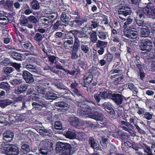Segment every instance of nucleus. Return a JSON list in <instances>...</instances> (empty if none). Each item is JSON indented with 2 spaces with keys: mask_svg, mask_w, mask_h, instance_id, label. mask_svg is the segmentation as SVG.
Masks as SVG:
<instances>
[{
  "mask_svg": "<svg viewBox=\"0 0 155 155\" xmlns=\"http://www.w3.org/2000/svg\"><path fill=\"white\" fill-rule=\"evenodd\" d=\"M102 106L110 117L113 119L116 118V116L115 110L113 108L110 104L105 102L102 104Z\"/></svg>",
  "mask_w": 155,
  "mask_h": 155,
  "instance_id": "nucleus-15",
  "label": "nucleus"
},
{
  "mask_svg": "<svg viewBox=\"0 0 155 155\" xmlns=\"http://www.w3.org/2000/svg\"><path fill=\"white\" fill-rule=\"evenodd\" d=\"M31 8L35 10H38L40 9V5L37 0H32L31 2Z\"/></svg>",
  "mask_w": 155,
  "mask_h": 155,
  "instance_id": "nucleus-38",
  "label": "nucleus"
},
{
  "mask_svg": "<svg viewBox=\"0 0 155 155\" xmlns=\"http://www.w3.org/2000/svg\"><path fill=\"white\" fill-rule=\"evenodd\" d=\"M40 146L49 149L51 147V150H54L53 143L51 140L48 139H45L42 140L40 144Z\"/></svg>",
  "mask_w": 155,
  "mask_h": 155,
  "instance_id": "nucleus-20",
  "label": "nucleus"
},
{
  "mask_svg": "<svg viewBox=\"0 0 155 155\" xmlns=\"http://www.w3.org/2000/svg\"><path fill=\"white\" fill-rule=\"evenodd\" d=\"M150 33V30L148 27L145 26L142 28L141 30L140 35L142 37L146 38L148 37Z\"/></svg>",
  "mask_w": 155,
  "mask_h": 155,
  "instance_id": "nucleus-29",
  "label": "nucleus"
},
{
  "mask_svg": "<svg viewBox=\"0 0 155 155\" xmlns=\"http://www.w3.org/2000/svg\"><path fill=\"white\" fill-rule=\"evenodd\" d=\"M96 45L97 48H105L107 45V42L98 40L97 42Z\"/></svg>",
  "mask_w": 155,
  "mask_h": 155,
  "instance_id": "nucleus-40",
  "label": "nucleus"
},
{
  "mask_svg": "<svg viewBox=\"0 0 155 155\" xmlns=\"http://www.w3.org/2000/svg\"><path fill=\"white\" fill-rule=\"evenodd\" d=\"M77 64L82 69H84L86 67V64L84 61L79 60L77 61Z\"/></svg>",
  "mask_w": 155,
  "mask_h": 155,
  "instance_id": "nucleus-60",
  "label": "nucleus"
},
{
  "mask_svg": "<svg viewBox=\"0 0 155 155\" xmlns=\"http://www.w3.org/2000/svg\"><path fill=\"white\" fill-rule=\"evenodd\" d=\"M94 97L97 103H98L100 102L101 100V96L100 95V94H94Z\"/></svg>",
  "mask_w": 155,
  "mask_h": 155,
  "instance_id": "nucleus-59",
  "label": "nucleus"
},
{
  "mask_svg": "<svg viewBox=\"0 0 155 155\" xmlns=\"http://www.w3.org/2000/svg\"><path fill=\"white\" fill-rule=\"evenodd\" d=\"M79 84L75 82L72 83L70 85L71 91L75 94H76L77 96L82 98L81 99V102L87 101L88 100L87 98L82 95L80 93V92L78 89L79 88Z\"/></svg>",
  "mask_w": 155,
  "mask_h": 155,
  "instance_id": "nucleus-6",
  "label": "nucleus"
},
{
  "mask_svg": "<svg viewBox=\"0 0 155 155\" xmlns=\"http://www.w3.org/2000/svg\"><path fill=\"white\" fill-rule=\"evenodd\" d=\"M140 0H131L132 3V8L134 10V12L137 11L140 8L144 10H151L152 9V6L150 5L151 4L150 2L144 8H141L139 7V3Z\"/></svg>",
  "mask_w": 155,
  "mask_h": 155,
  "instance_id": "nucleus-13",
  "label": "nucleus"
},
{
  "mask_svg": "<svg viewBox=\"0 0 155 155\" xmlns=\"http://www.w3.org/2000/svg\"><path fill=\"white\" fill-rule=\"evenodd\" d=\"M51 147L49 149L41 147L40 148V149L39 150V151L38 153L39 155H41V154L42 155H45L50 154L51 153H53L54 150H51Z\"/></svg>",
  "mask_w": 155,
  "mask_h": 155,
  "instance_id": "nucleus-26",
  "label": "nucleus"
},
{
  "mask_svg": "<svg viewBox=\"0 0 155 155\" xmlns=\"http://www.w3.org/2000/svg\"><path fill=\"white\" fill-rule=\"evenodd\" d=\"M84 84L83 86L84 87H87L90 83L93 81V76L91 74H89L86 77H84Z\"/></svg>",
  "mask_w": 155,
  "mask_h": 155,
  "instance_id": "nucleus-28",
  "label": "nucleus"
},
{
  "mask_svg": "<svg viewBox=\"0 0 155 155\" xmlns=\"http://www.w3.org/2000/svg\"><path fill=\"white\" fill-rule=\"evenodd\" d=\"M104 111L101 108L96 109L89 114L90 117L97 121H102L103 119Z\"/></svg>",
  "mask_w": 155,
  "mask_h": 155,
  "instance_id": "nucleus-7",
  "label": "nucleus"
},
{
  "mask_svg": "<svg viewBox=\"0 0 155 155\" xmlns=\"http://www.w3.org/2000/svg\"><path fill=\"white\" fill-rule=\"evenodd\" d=\"M12 39L10 36L9 35H8V36H6L5 38H4L3 42L5 44H8L10 42L12 41Z\"/></svg>",
  "mask_w": 155,
  "mask_h": 155,
  "instance_id": "nucleus-63",
  "label": "nucleus"
},
{
  "mask_svg": "<svg viewBox=\"0 0 155 155\" xmlns=\"http://www.w3.org/2000/svg\"><path fill=\"white\" fill-rule=\"evenodd\" d=\"M2 152L7 155H18L19 153V148L14 144H8L1 148Z\"/></svg>",
  "mask_w": 155,
  "mask_h": 155,
  "instance_id": "nucleus-5",
  "label": "nucleus"
},
{
  "mask_svg": "<svg viewBox=\"0 0 155 155\" xmlns=\"http://www.w3.org/2000/svg\"><path fill=\"white\" fill-rule=\"evenodd\" d=\"M39 133L43 136H48L50 137L51 136L52 132L50 129H40L39 130Z\"/></svg>",
  "mask_w": 155,
  "mask_h": 155,
  "instance_id": "nucleus-33",
  "label": "nucleus"
},
{
  "mask_svg": "<svg viewBox=\"0 0 155 155\" xmlns=\"http://www.w3.org/2000/svg\"><path fill=\"white\" fill-rule=\"evenodd\" d=\"M70 124L73 127H79L80 122L78 118H75L71 119L70 121Z\"/></svg>",
  "mask_w": 155,
  "mask_h": 155,
  "instance_id": "nucleus-36",
  "label": "nucleus"
},
{
  "mask_svg": "<svg viewBox=\"0 0 155 155\" xmlns=\"http://www.w3.org/2000/svg\"><path fill=\"white\" fill-rule=\"evenodd\" d=\"M62 22L61 21H56V23H54V25H53V29L56 30L58 29V28L60 26H63L64 25L62 24Z\"/></svg>",
  "mask_w": 155,
  "mask_h": 155,
  "instance_id": "nucleus-52",
  "label": "nucleus"
},
{
  "mask_svg": "<svg viewBox=\"0 0 155 155\" xmlns=\"http://www.w3.org/2000/svg\"><path fill=\"white\" fill-rule=\"evenodd\" d=\"M128 87L129 90L133 91L134 94H137L138 92L137 89V87H135L133 83H128Z\"/></svg>",
  "mask_w": 155,
  "mask_h": 155,
  "instance_id": "nucleus-42",
  "label": "nucleus"
},
{
  "mask_svg": "<svg viewBox=\"0 0 155 155\" xmlns=\"http://www.w3.org/2000/svg\"><path fill=\"white\" fill-rule=\"evenodd\" d=\"M22 67L26 68L28 71L33 74L38 73V70L36 66L30 64V60L27 59L22 62Z\"/></svg>",
  "mask_w": 155,
  "mask_h": 155,
  "instance_id": "nucleus-10",
  "label": "nucleus"
},
{
  "mask_svg": "<svg viewBox=\"0 0 155 155\" xmlns=\"http://www.w3.org/2000/svg\"><path fill=\"white\" fill-rule=\"evenodd\" d=\"M47 57H48V61L53 64L57 62V61H58V58L57 56L54 55H51L50 54L48 55Z\"/></svg>",
  "mask_w": 155,
  "mask_h": 155,
  "instance_id": "nucleus-44",
  "label": "nucleus"
},
{
  "mask_svg": "<svg viewBox=\"0 0 155 155\" xmlns=\"http://www.w3.org/2000/svg\"><path fill=\"white\" fill-rule=\"evenodd\" d=\"M32 91H28L27 92V95L30 94L29 96V99L30 100L37 101L39 98L36 96V94H32Z\"/></svg>",
  "mask_w": 155,
  "mask_h": 155,
  "instance_id": "nucleus-37",
  "label": "nucleus"
},
{
  "mask_svg": "<svg viewBox=\"0 0 155 155\" xmlns=\"http://www.w3.org/2000/svg\"><path fill=\"white\" fill-rule=\"evenodd\" d=\"M8 121L11 124H13L16 122H17V114H11L8 116Z\"/></svg>",
  "mask_w": 155,
  "mask_h": 155,
  "instance_id": "nucleus-32",
  "label": "nucleus"
},
{
  "mask_svg": "<svg viewBox=\"0 0 155 155\" xmlns=\"http://www.w3.org/2000/svg\"><path fill=\"white\" fill-rule=\"evenodd\" d=\"M22 47L25 50L28 51H32L34 47L32 46V44L30 42L25 43L23 44Z\"/></svg>",
  "mask_w": 155,
  "mask_h": 155,
  "instance_id": "nucleus-39",
  "label": "nucleus"
},
{
  "mask_svg": "<svg viewBox=\"0 0 155 155\" xmlns=\"http://www.w3.org/2000/svg\"><path fill=\"white\" fill-rule=\"evenodd\" d=\"M144 117L147 120H150L153 117V114L150 113L148 112H146L143 114Z\"/></svg>",
  "mask_w": 155,
  "mask_h": 155,
  "instance_id": "nucleus-61",
  "label": "nucleus"
},
{
  "mask_svg": "<svg viewBox=\"0 0 155 155\" xmlns=\"http://www.w3.org/2000/svg\"><path fill=\"white\" fill-rule=\"evenodd\" d=\"M72 147L69 143L58 142L56 144L55 152L61 155H71L73 153L71 151Z\"/></svg>",
  "mask_w": 155,
  "mask_h": 155,
  "instance_id": "nucleus-3",
  "label": "nucleus"
},
{
  "mask_svg": "<svg viewBox=\"0 0 155 155\" xmlns=\"http://www.w3.org/2000/svg\"><path fill=\"white\" fill-rule=\"evenodd\" d=\"M140 44V49L142 51H146V52H149L153 48V43L150 40L148 39H142L141 41Z\"/></svg>",
  "mask_w": 155,
  "mask_h": 155,
  "instance_id": "nucleus-8",
  "label": "nucleus"
},
{
  "mask_svg": "<svg viewBox=\"0 0 155 155\" xmlns=\"http://www.w3.org/2000/svg\"><path fill=\"white\" fill-rule=\"evenodd\" d=\"M4 72L6 75H8L12 72L14 69L12 67H6L3 68Z\"/></svg>",
  "mask_w": 155,
  "mask_h": 155,
  "instance_id": "nucleus-51",
  "label": "nucleus"
},
{
  "mask_svg": "<svg viewBox=\"0 0 155 155\" xmlns=\"http://www.w3.org/2000/svg\"><path fill=\"white\" fill-rule=\"evenodd\" d=\"M10 85L7 82H2L0 83V89L7 91L10 90Z\"/></svg>",
  "mask_w": 155,
  "mask_h": 155,
  "instance_id": "nucleus-41",
  "label": "nucleus"
},
{
  "mask_svg": "<svg viewBox=\"0 0 155 155\" xmlns=\"http://www.w3.org/2000/svg\"><path fill=\"white\" fill-rule=\"evenodd\" d=\"M28 85L26 84H22L15 87L14 93L18 95L24 94L26 91Z\"/></svg>",
  "mask_w": 155,
  "mask_h": 155,
  "instance_id": "nucleus-16",
  "label": "nucleus"
},
{
  "mask_svg": "<svg viewBox=\"0 0 155 155\" xmlns=\"http://www.w3.org/2000/svg\"><path fill=\"white\" fill-rule=\"evenodd\" d=\"M13 1L9 0H7L5 3V6H7L9 9H13Z\"/></svg>",
  "mask_w": 155,
  "mask_h": 155,
  "instance_id": "nucleus-56",
  "label": "nucleus"
},
{
  "mask_svg": "<svg viewBox=\"0 0 155 155\" xmlns=\"http://www.w3.org/2000/svg\"><path fill=\"white\" fill-rule=\"evenodd\" d=\"M81 43H80L81 44ZM84 44H81L80 45V48L81 50L85 54H87L89 51V48L88 45H84Z\"/></svg>",
  "mask_w": 155,
  "mask_h": 155,
  "instance_id": "nucleus-45",
  "label": "nucleus"
},
{
  "mask_svg": "<svg viewBox=\"0 0 155 155\" xmlns=\"http://www.w3.org/2000/svg\"><path fill=\"white\" fill-rule=\"evenodd\" d=\"M91 110V107L86 104H81L80 106L79 113L82 116L88 114Z\"/></svg>",
  "mask_w": 155,
  "mask_h": 155,
  "instance_id": "nucleus-18",
  "label": "nucleus"
},
{
  "mask_svg": "<svg viewBox=\"0 0 155 155\" xmlns=\"http://www.w3.org/2000/svg\"><path fill=\"white\" fill-rule=\"evenodd\" d=\"M68 105L66 103L63 101L56 102L55 103V106L61 108L67 107Z\"/></svg>",
  "mask_w": 155,
  "mask_h": 155,
  "instance_id": "nucleus-49",
  "label": "nucleus"
},
{
  "mask_svg": "<svg viewBox=\"0 0 155 155\" xmlns=\"http://www.w3.org/2000/svg\"><path fill=\"white\" fill-rule=\"evenodd\" d=\"M13 102L8 98L0 100V107L2 108H5L8 105L12 104Z\"/></svg>",
  "mask_w": 155,
  "mask_h": 155,
  "instance_id": "nucleus-24",
  "label": "nucleus"
},
{
  "mask_svg": "<svg viewBox=\"0 0 155 155\" xmlns=\"http://www.w3.org/2000/svg\"><path fill=\"white\" fill-rule=\"evenodd\" d=\"M88 37L87 34L82 30H71L65 34L63 42L64 47L65 49H70L73 48L75 43L77 44V42L79 43L80 47V43L81 44L87 43L86 40Z\"/></svg>",
  "mask_w": 155,
  "mask_h": 155,
  "instance_id": "nucleus-1",
  "label": "nucleus"
},
{
  "mask_svg": "<svg viewBox=\"0 0 155 155\" xmlns=\"http://www.w3.org/2000/svg\"><path fill=\"white\" fill-rule=\"evenodd\" d=\"M119 7V10H118V14L119 15H123L126 17L128 15H130L132 13V11L130 7L126 5H122L119 4L118 5Z\"/></svg>",
  "mask_w": 155,
  "mask_h": 155,
  "instance_id": "nucleus-12",
  "label": "nucleus"
},
{
  "mask_svg": "<svg viewBox=\"0 0 155 155\" xmlns=\"http://www.w3.org/2000/svg\"><path fill=\"white\" fill-rule=\"evenodd\" d=\"M68 11L67 9H65L63 11L62 14L61 16V21L62 22L66 24H68L70 21L69 20L71 19L69 17L66 15V14L68 13Z\"/></svg>",
  "mask_w": 155,
  "mask_h": 155,
  "instance_id": "nucleus-21",
  "label": "nucleus"
},
{
  "mask_svg": "<svg viewBox=\"0 0 155 155\" xmlns=\"http://www.w3.org/2000/svg\"><path fill=\"white\" fill-rule=\"evenodd\" d=\"M19 75L21 76L26 83L32 84L34 83L35 80L33 75L30 72L26 70H24L20 73Z\"/></svg>",
  "mask_w": 155,
  "mask_h": 155,
  "instance_id": "nucleus-9",
  "label": "nucleus"
},
{
  "mask_svg": "<svg viewBox=\"0 0 155 155\" xmlns=\"http://www.w3.org/2000/svg\"><path fill=\"white\" fill-rule=\"evenodd\" d=\"M55 129L58 130H61L62 129V124L60 121H56L54 124Z\"/></svg>",
  "mask_w": 155,
  "mask_h": 155,
  "instance_id": "nucleus-53",
  "label": "nucleus"
},
{
  "mask_svg": "<svg viewBox=\"0 0 155 155\" xmlns=\"http://www.w3.org/2000/svg\"><path fill=\"white\" fill-rule=\"evenodd\" d=\"M25 118V116L23 114H17V122H21L22 121L24 120Z\"/></svg>",
  "mask_w": 155,
  "mask_h": 155,
  "instance_id": "nucleus-57",
  "label": "nucleus"
},
{
  "mask_svg": "<svg viewBox=\"0 0 155 155\" xmlns=\"http://www.w3.org/2000/svg\"><path fill=\"white\" fill-rule=\"evenodd\" d=\"M142 9V8H140L134 12L137 14L135 19V21L137 25L139 26H143V25L145 15H151V9L146 10Z\"/></svg>",
  "mask_w": 155,
  "mask_h": 155,
  "instance_id": "nucleus-4",
  "label": "nucleus"
},
{
  "mask_svg": "<svg viewBox=\"0 0 155 155\" xmlns=\"http://www.w3.org/2000/svg\"><path fill=\"white\" fill-rule=\"evenodd\" d=\"M65 136L66 137L70 139H72L75 138L76 134L75 133L74 130H68V131L66 132Z\"/></svg>",
  "mask_w": 155,
  "mask_h": 155,
  "instance_id": "nucleus-31",
  "label": "nucleus"
},
{
  "mask_svg": "<svg viewBox=\"0 0 155 155\" xmlns=\"http://www.w3.org/2000/svg\"><path fill=\"white\" fill-rule=\"evenodd\" d=\"M43 35L39 33H37L35 34L34 36V40L38 43V45L39 46H41V45H42V40L43 38Z\"/></svg>",
  "mask_w": 155,
  "mask_h": 155,
  "instance_id": "nucleus-27",
  "label": "nucleus"
},
{
  "mask_svg": "<svg viewBox=\"0 0 155 155\" xmlns=\"http://www.w3.org/2000/svg\"><path fill=\"white\" fill-rule=\"evenodd\" d=\"M97 35L101 40H103L106 38V34L105 32L102 30L99 31H97Z\"/></svg>",
  "mask_w": 155,
  "mask_h": 155,
  "instance_id": "nucleus-48",
  "label": "nucleus"
},
{
  "mask_svg": "<svg viewBox=\"0 0 155 155\" xmlns=\"http://www.w3.org/2000/svg\"><path fill=\"white\" fill-rule=\"evenodd\" d=\"M112 135L114 137L116 138L118 137L123 140H127L128 138L127 133L122 131H120L118 133H114Z\"/></svg>",
  "mask_w": 155,
  "mask_h": 155,
  "instance_id": "nucleus-25",
  "label": "nucleus"
},
{
  "mask_svg": "<svg viewBox=\"0 0 155 155\" xmlns=\"http://www.w3.org/2000/svg\"><path fill=\"white\" fill-rule=\"evenodd\" d=\"M8 54L14 59L19 61L22 60V54H21L18 53V52L10 51L8 52Z\"/></svg>",
  "mask_w": 155,
  "mask_h": 155,
  "instance_id": "nucleus-23",
  "label": "nucleus"
},
{
  "mask_svg": "<svg viewBox=\"0 0 155 155\" xmlns=\"http://www.w3.org/2000/svg\"><path fill=\"white\" fill-rule=\"evenodd\" d=\"M46 13L50 15L48 16L49 18L53 19L54 20L56 19L58 17V14L57 13L50 12L49 13Z\"/></svg>",
  "mask_w": 155,
  "mask_h": 155,
  "instance_id": "nucleus-64",
  "label": "nucleus"
},
{
  "mask_svg": "<svg viewBox=\"0 0 155 155\" xmlns=\"http://www.w3.org/2000/svg\"><path fill=\"white\" fill-rule=\"evenodd\" d=\"M37 91L40 94L45 95L46 94L47 91L44 89V87L38 86L37 88Z\"/></svg>",
  "mask_w": 155,
  "mask_h": 155,
  "instance_id": "nucleus-55",
  "label": "nucleus"
},
{
  "mask_svg": "<svg viewBox=\"0 0 155 155\" xmlns=\"http://www.w3.org/2000/svg\"><path fill=\"white\" fill-rule=\"evenodd\" d=\"M133 22V19L132 17L129 16L127 17L126 21L124 23V28L125 29H127L129 27H132V26H130V25Z\"/></svg>",
  "mask_w": 155,
  "mask_h": 155,
  "instance_id": "nucleus-34",
  "label": "nucleus"
},
{
  "mask_svg": "<svg viewBox=\"0 0 155 155\" xmlns=\"http://www.w3.org/2000/svg\"><path fill=\"white\" fill-rule=\"evenodd\" d=\"M123 79V77L122 76L119 77L117 78V79L114 81V84L115 85H117L118 84H122V80Z\"/></svg>",
  "mask_w": 155,
  "mask_h": 155,
  "instance_id": "nucleus-62",
  "label": "nucleus"
},
{
  "mask_svg": "<svg viewBox=\"0 0 155 155\" xmlns=\"http://www.w3.org/2000/svg\"><path fill=\"white\" fill-rule=\"evenodd\" d=\"M10 84L13 86H16L22 83V79H13L10 80Z\"/></svg>",
  "mask_w": 155,
  "mask_h": 155,
  "instance_id": "nucleus-54",
  "label": "nucleus"
},
{
  "mask_svg": "<svg viewBox=\"0 0 155 155\" xmlns=\"http://www.w3.org/2000/svg\"><path fill=\"white\" fill-rule=\"evenodd\" d=\"M125 98V97L121 94L114 92L110 100L114 102L117 105H120L122 104L123 101Z\"/></svg>",
  "mask_w": 155,
  "mask_h": 155,
  "instance_id": "nucleus-14",
  "label": "nucleus"
},
{
  "mask_svg": "<svg viewBox=\"0 0 155 155\" xmlns=\"http://www.w3.org/2000/svg\"><path fill=\"white\" fill-rule=\"evenodd\" d=\"M61 96L68 100H72L73 97L77 96L76 94L73 93L68 89H66L64 92L60 93Z\"/></svg>",
  "mask_w": 155,
  "mask_h": 155,
  "instance_id": "nucleus-17",
  "label": "nucleus"
},
{
  "mask_svg": "<svg viewBox=\"0 0 155 155\" xmlns=\"http://www.w3.org/2000/svg\"><path fill=\"white\" fill-rule=\"evenodd\" d=\"M91 41L93 43H95L97 40V33L96 31H93L90 35Z\"/></svg>",
  "mask_w": 155,
  "mask_h": 155,
  "instance_id": "nucleus-47",
  "label": "nucleus"
},
{
  "mask_svg": "<svg viewBox=\"0 0 155 155\" xmlns=\"http://www.w3.org/2000/svg\"><path fill=\"white\" fill-rule=\"evenodd\" d=\"M114 92L111 91H108L107 90H104V91H99L101 96V98L102 100H106L108 99H110L111 98V96L113 94Z\"/></svg>",
  "mask_w": 155,
  "mask_h": 155,
  "instance_id": "nucleus-19",
  "label": "nucleus"
},
{
  "mask_svg": "<svg viewBox=\"0 0 155 155\" xmlns=\"http://www.w3.org/2000/svg\"><path fill=\"white\" fill-rule=\"evenodd\" d=\"M28 21L29 22L31 23L37 24L38 22V21L34 16L33 15H30L29 17H27Z\"/></svg>",
  "mask_w": 155,
  "mask_h": 155,
  "instance_id": "nucleus-50",
  "label": "nucleus"
},
{
  "mask_svg": "<svg viewBox=\"0 0 155 155\" xmlns=\"http://www.w3.org/2000/svg\"><path fill=\"white\" fill-rule=\"evenodd\" d=\"M22 64H21L19 63H13L12 66L14 67V68L17 71L18 73H17V75H18L20 73H21V72L22 71H21L20 68L21 67V65Z\"/></svg>",
  "mask_w": 155,
  "mask_h": 155,
  "instance_id": "nucleus-46",
  "label": "nucleus"
},
{
  "mask_svg": "<svg viewBox=\"0 0 155 155\" xmlns=\"http://www.w3.org/2000/svg\"><path fill=\"white\" fill-rule=\"evenodd\" d=\"M75 43H74V45L71 50V58L72 59H75L78 58V55L77 52L80 48L79 43L77 42L78 43L77 44Z\"/></svg>",
  "mask_w": 155,
  "mask_h": 155,
  "instance_id": "nucleus-22",
  "label": "nucleus"
},
{
  "mask_svg": "<svg viewBox=\"0 0 155 155\" xmlns=\"http://www.w3.org/2000/svg\"><path fill=\"white\" fill-rule=\"evenodd\" d=\"M124 35L127 38L130 39H133L137 38L138 35L137 29L132 27L125 29L124 31Z\"/></svg>",
  "mask_w": 155,
  "mask_h": 155,
  "instance_id": "nucleus-11",
  "label": "nucleus"
},
{
  "mask_svg": "<svg viewBox=\"0 0 155 155\" xmlns=\"http://www.w3.org/2000/svg\"><path fill=\"white\" fill-rule=\"evenodd\" d=\"M103 58L107 61L108 64H110L113 60V56L112 54L108 52L103 55Z\"/></svg>",
  "mask_w": 155,
  "mask_h": 155,
  "instance_id": "nucleus-30",
  "label": "nucleus"
},
{
  "mask_svg": "<svg viewBox=\"0 0 155 155\" xmlns=\"http://www.w3.org/2000/svg\"><path fill=\"white\" fill-rule=\"evenodd\" d=\"M30 151V150L28 145L24 144L22 145L21 149V151L23 154H26L27 153L29 152Z\"/></svg>",
  "mask_w": 155,
  "mask_h": 155,
  "instance_id": "nucleus-35",
  "label": "nucleus"
},
{
  "mask_svg": "<svg viewBox=\"0 0 155 155\" xmlns=\"http://www.w3.org/2000/svg\"><path fill=\"white\" fill-rule=\"evenodd\" d=\"M70 17L71 19L69 25L71 27L78 28L81 27L84 21V19H81L78 10H72L70 12Z\"/></svg>",
  "mask_w": 155,
  "mask_h": 155,
  "instance_id": "nucleus-2",
  "label": "nucleus"
},
{
  "mask_svg": "<svg viewBox=\"0 0 155 155\" xmlns=\"http://www.w3.org/2000/svg\"><path fill=\"white\" fill-rule=\"evenodd\" d=\"M28 21L27 18L25 17H23L20 20V25H21L22 26H26L27 24Z\"/></svg>",
  "mask_w": 155,
  "mask_h": 155,
  "instance_id": "nucleus-58",
  "label": "nucleus"
},
{
  "mask_svg": "<svg viewBox=\"0 0 155 155\" xmlns=\"http://www.w3.org/2000/svg\"><path fill=\"white\" fill-rule=\"evenodd\" d=\"M88 143L89 144H90L91 147L94 149H95V147H96L98 145L96 142L95 141L93 137H89Z\"/></svg>",
  "mask_w": 155,
  "mask_h": 155,
  "instance_id": "nucleus-43",
  "label": "nucleus"
}]
</instances>
